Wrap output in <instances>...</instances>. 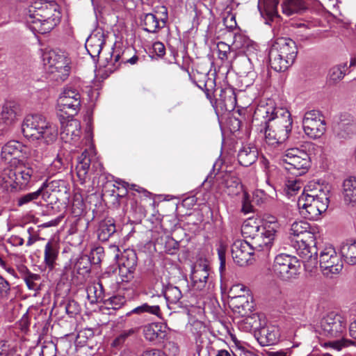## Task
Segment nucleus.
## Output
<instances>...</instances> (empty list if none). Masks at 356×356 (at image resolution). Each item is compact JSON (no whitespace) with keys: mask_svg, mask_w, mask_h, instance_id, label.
I'll return each mask as SVG.
<instances>
[{"mask_svg":"<svg viewBox=\"0 0 356 356\" xmlns=\"http://www.w3.org/2000/svg\"><path fill=\"white\" fill-rule=\"evenodd\" d=\"M26 147L17 140H11L3 146L1 157L11 164L4 168L1 172V179L5 187L10 191H25L30 188L31 184L42 178L32 167L26 165L20 160L23 154H26Z\"/></svg>","mask_w":356,"mask_h":356,"instance_id":"nucleus-1","label":"nucleus"},{"mask_svg":"<svg viewBox=\"0 0 356 356\" xmlns=\"http://www.w3.org/2000/svg\"><path fill=\"white\" fill-rule=\"evenodd\" d=\"M264 118L266 143L272 147L285 142L292 130L293 120L290 112L273 105L259 106L254 112V120Z\"/></svg>","mask_w":356,"mask_h":356,"instance_id":"nucleus-2","label":"nucleus"},{"mask_svg":"<svg viewBox=\"0 0 356 356\" xmlns=\"http://www.w3.org/2000/svg\"><path fill=\"white\" fill-rule=\"evenodd\" d=\"M292 246L303 260L307 270L312 272L317 265L316 236L310 225L303 220L294 222L290 229Z\"/></svg>","mask_w":356,"mask_h":356,"instance_id":"nucleus-3","label":"nucleus"},{"mask_svg":"<svg viewBox=\"0 0 356 356\" xmlns=\"http://www.w3.org/2000/svg\"><path fill=\"white\" fill-rule=\"evenodd\" d=\"M58 5L54 1L38 0L29 8L26 22L34 33L44 34L51 31L59 22Z\"/></svg>","mask_w":356,"mask_h":356,"instance_id":"nucleus-4","label":"nucleus"},{"mask_svg":"<svg viewBox=\"0 0 356 356\" xmlns=\"http://www.w3.org/2000/svg\"><path fill=\"white\" fill-rule=\"evenodd\" d=\"M298 54L296 42L289 38H279L268 51L269 64L276 72L287 70L294 63Z\"/></svg>","mask_w":356,"mask_h":356,"instance_id":"nucleus-5","label":"nucleus"},{"mask_svg":"<svg viewBox=\"0 0 356 356\" xmlns=\"http://www.w3.org/2000/svg\"><path fill=\"white\" fill-rule=\"evenodd\" d=\"M22 131L26 138L32 140H43L47 144L56 140L58 136L56 126L40 114L26 115L22 124Z\"/></svg>","mask_w":356,"mask_h":356,"instance_id":"nucleus-6","label":"nucleus"},{"mask_svg":"<svg viewBox=\"0 0 356 356\" xmlns=\"http://www.w3.org/2000/svg\"><path fill=\"white\" fill-rule=\"evenodd\" d=\"M300 268V261L296 257L282 253L275 257L272 272L277 278L288 282L298 277Z\"/></svg>","mask_w":356,"mask_h":356,"instance_id":"nucleus-7","label":"nucleus"},{"mask_svg":"<svg viewBox=\"0 0 356 356\" xmlns=\"http://www.w3.org/2000/svg\"><path fill=\"white\" fill-rule=\"evenodd\" d=\"M282 161L284 169L296 177L305 175L310 166L309 154L298 148L287 149Z\"/></svg>","mask_w":356,"mask_h":356,"instance_id":"nucleus-8","label":"nucleus"},{"mask_svg":"<svg viewBox=\"0 0 356 356\" xmlns=\"http://www.w3.org/2000/svg\"><path fill=\"white\" fill-rule=\"evenodd\" d=\"M81 95L70 87L64 88L57 100V115L59 118H74L80 111Z\"/></svg>","mask_w":356,"mask_h":356,"instance_id":"nucleus-9","label":"nucleus"},{"mask_svg":"<svg viewBox=\"0 0 356 356\" xmlns=\"http://www.w3.org/2000/svg\"><path fill=\"white\" fill-rule=\"evenodd\" d=\"M280 225L272 216L263 222V228L250 241H248L253 250L268 252L275 241Z\"/></svg>","mask_w":356,"mask_h":356,"instance_id":"nucleus-10","label":"nucleus"},{"mask_svg":"<svg viewBox=\"0 0 356 356\" xmlns=\"http://www.w3.org/2000/svg\"><path fill=\"white\" fill-rule=\"evenodd\" d=\"M323 274L327 277H332L339 274L343 268V262L332 247H327L319 253V261L317 260ZM317 267H316V268ZM315 269V268H314Z\"/></svg>","mask_w":356,"mask_h":356,"instance_id":"nucleus-11","label":"nucleus"},{"mask_svg":"<svg viewBox=\"0 0 356 356\" xmlns=\"http://www.w3.org/2000/svg\"><path fill=\"white\" fill-rule=\"evenodd\" d=\"M322 334L327 337L341 338L346 331V321L341 315L330 312L321 321Z\"/></svg>","mask_w":356,"mask_h":356,"instance_id":"nucleus-12","label":"nucleus"},{"mask_svg":"<svg viewBox=\"0 0 356 356\" xmlns=\"http://www.w3.org/2000/svg\"><path fill=\"white\" fill-rule=\"evenodd\" d=\"M328 204L329 202H325L323 198L321 201L302 195L299 197L298 201L301 213L309 220H316L323 212L327 210Z\"/></svg>","mask_w":356,"mask_h":356,"instance_id":"nucleus-13","label":"nucleus"},{"mask_svg":"<svg viewBox=\"0 0 356 356\" xmlns=\"http://www.w3.org/2000/svg\"><path fill=\"white\" fill-rule=\"evenodd\" d=\"M254 318H258L259 321L261 320L259 316H254L253 317L247 318L245 321L248 323L252 324V327L256 330L255 335L259 343L262 346L275 344L280 337L278 327L272 325L262 327L258 326L256 320L252 323Z\"/></svg>","mask_w":356,"mask_h":356,"instance_id":"nucleus-14","label":"nucleus"},{"mask_svg":"<svg viewBox=\"0 0 356 356\" xmlns=\"http://www.w3.org/2000/svg\"><path fill=\"white\" fill-rule=\"evenodd\" d=\"M302 127L305 134L314 139L320 138L325 131V122L320 112L315 110L305 113Z\"/></svg>","mask_w":356,"mask_h":356,"instance_id":"nucleus-15","label":"nucleus"},{"mask_svg":"<svg viewBox=\"0 0 356 356\" xmlns=\"http://www.w3.org/2000/svg\"><path fill=\"white\" fill-rule=\"evenodd\" d=\"M93 219L99 220L97 230V238L99 241H107L115 232V225L112 218H106V213L104 206L100 204L97 209H93Z\"/></svg>","mask_w":356,"mask_h":356,"instance_id":"nucleus-16","label":"nucleus"},{"mask_svg":"<svg viewBox=\"0 0 356 356\" xmlns=\"http://www.w3.org/2000/svg\"><path fill=\"white\" fill-rule=\"evenodd\" d=\"M168 9L165 6L158 8L154 13H147L141 18L143 30L149 33H156L163 28L168 21Z\"/></svg>","mask_w":356,"mask_h":356,"instance_id":"nucleus-17","label":"nucleus"},{"mask_svg":"<svg viewBox=\"0 0 356 356\" xmlns=\"http://www.w3.org/2000/svg\"><path fill=\"white\" fill-rule=\"evenodd\" d=\"M231 250L234 261L240 266L247 265L253 253L248 241H236L232 244Z\"/></svg>","mask_w":356,"mask_h":356,"instance_id":"nucleus-18","label":"nucleus"},{"mask_svg":"<svg viewBox=\"0 0 356 356\" xmlns=\"http://www.w3.org/2000/svg\"><path fill=\"white\" fill-rule=\"evenodd\" d=\"M209 267L205 262L195 264L191 275L193 289L197 291L204 290L209 282Z\"/></svg>","mask_w":356,"mask_h":356,"instance_id":"nucleus-19","label":"nucleus"},{"mask_svg":"<svg viewBox=\"0 0 356 356\" xmlns=\"http://www.w3.org/2000/svg\"><path fill=\"white\" fill-rule=\"evenodd\" d=\"M60 122V136L65 142L75 140L81 134L80 122L74 118H59Z\"/></svg>","mask_w":356,"mask_h":356,"instance_id":"nucleus-20","label":"nucleus"},{"mask_svg":"<svg viewBox=\"0 0 356 356\" xmlns=\"http://www.w3.org/2000/svg\"><path fill=\"white\" fill-rule=\"evenodd\" d=\"M236 105V97L232 88H221L218 97L216 99V106L222 113L231 112Z\"/></svg>","mask_w":356,"mask_h":356,"instance_id":"nucleus-21","label":"nucleus"},{"mask_svg":"<svg viewBox=\"0 0 356 356\" xmlns=\"http://www.w3.org/2000/svg\"><path fill=\"white\" fill-rule=\"evenodd\" d=\"M90 163L93 162V168H95V172H97V175H99L98 177H93L92 184L95 185L97 184V188L98 190L96 191L94 193L90 195V200L92 197H97V196L101 195L99 193V189L104 186L105 183V176L103 174V166L102 164L98 161V159H92L94 156L97 155V152L94 147L93 144L90 141Z\"/></svg>","mask_w":356,"mask_h":356,"instance_id":"nucleus-22","label":"nucleus"},{"mask_svg":"<svg viewBox=\"0 0 356 356\" xmlns=\"http://www.w3.org/2000/svg\"><path fill=\"white\" fill-rule=\"evenodd\" d=\"M220 186L229 195H236L243 191L240 179L231 174H225L222 176Z\"/></svg>","mask_w":356,"mask_h":356,"instance_id":"nucleus-23","label":"nucleus"},{"mask_svg":"<svg viewBox=\"0 0 356 356\" xmlns=\"http://www.w3.org/2000/svg\"><path fill=\"white\" fill-rule=\"evenodd\" d=\"M143 334L149 341H161L167 337L166 327L161 323H150L144 327Z\"/></svg>","mask_w":356,"mask_h":356,"instance_id":"nucleus-24","label":"nucleus"},{"mask_svg":"<svg viewBox=\"0 0 356 356\" xmlns=\"http://www.w3.org/2000/svg\"><path fill=\"white\" fill-rule=\"evenodd\" d=\"M278 0H259L258 8L262 17L266 19V23L270 24V22L275 17H278L277 5Z\"/></svg>","mask_w":356,"mask_h":356,"instance_id":"nucleus-25","label":"nucleus"},{"mask_svg":"<svg viewBox=\"0 0 356 356\" xmlns=\"http://www.w3.org/2000/svg\"><path fill=\"white\" fill-rule=\"evenodd\" d=\"M341 257L345 263L356 265V240L348 238L343 241L339 248Z\"/></svg>","mask_w":356,"mask_h":356,"instance_id":"nucleus-26","label":"nucleus"},{"mask_svg":"<svg viewBox=\"0 0 356 356\" xmlns=\"http://www.w3.org/2000/svg\"><path fill=\"white\" fill-rule=\"evenodd\" d=\"M307 197L330 202V186L319 184H309L302 194Z\"/></svg>","mask_w":356,"mask_h":356,"instance_id":"nucleus-27","label":"nucleus"},{"mask_svg":"<svg viewBox=\"0 0 356 356\" xmlns=\"http://www.w3.org/2000/svg\"><path fill=\"white\" fill-rule=\"evenodd\" d=\"M230 303L235 312L243 316L248 315L252 310V304L248 300L245 294H238L232 297Z\"/></svg>","mask_w":356,"mask_h":356,"instance_id":"nucleus-28","label":"nucleus"},{"mask_svg":"<svg viewBox=\"0 0 356 356\" xmlns=\"http://www.w3.org/2000/svg\"><path fill=\"white\" fill-rule=\"evenodd\" d=\"M87 149H85L79 157V163L76 165V175L80 184L83 185L87 183L89 179V157Z\"/></svg>","mask_w":356,"mask_h":356,"instance_id":"nucleus-29","label":"nucleus"},{"mask_svg":"<svg viewBox=\"0 0 356 356\" xmlns=\"http://www.w3.org/2000/svg\"><path fill=\"white\" fill-rule=\"evenodd\" d=\"M343 197L346 204H356V177H350L343 183Z\"/></svg>","mask_w":356,"mask_h":356,"instance_id":"nucleus-30","label":"nucleus"},{"mask_svg":"<svg viewBox=\"0 0 356 356\" xmlns=\"http://www.w3.org/2000/svg\"><path fill=\"white\" fill-rule=\"evenodd\" d=\"M20 115V108L15 102H8L3 106L1 120L6 125H10L15 122Z\"/></svg>","mask_w":356,"mask_h":356,"instance_id":"nucleus-31","label":"nucleus"},{"mask_svg":"<svg viewBox=\"0 0 356 356\" xmlns=\"http://www.w3.org/2000/svg\"><path fill=\"white\" fill-rule=\"evenodd\" d=\"M282 8L284 14L291 16L302 14L307 10V6L303 0H285L282 4Z\"/></svg>","mask_w":356,"mask_h":356,"instance_id":"nucleus-32","label":"nucleus"},{"mask_svg":"<svg viewBox=\"0 0 356 356\" xmlns=\"http://www.w3.org/2000/svg\"><path fill=\"white\" fill-rule=\"evenodd\" d=\"M90 57L96 62L95 57L99 56L103 45L105 44L104 34L102 30L97 29L90 33Z\"/></svg>","mask_w":356,"mask_h":356,"instance_id":"nucleus-33","label":"nucleus"},{"mask_svg":"<svg viewBox=\"0 0 356 356\" xmlns=\"http://www.w3.org/2000/svg\"><path fill=\"white\" fill-rule=\"evenodd\" d=\"M257 158V150L254 147L244 146L238 153V161L243 166H250Z\"/></svg>","mask_w":356,"mask_h":356,"instance_id":"nucleus-34","label":"nucleus"},{"mask_svg":"<svg viewBox=\"0 0 356 356\" xmlns=\"http://www.w3.org/2000/svg\"><path fill=\"white\" fill-rule=\"evenodd\" d=\"M58 254V244L53 241H48L44 247V260L45 264L49 269L54 268Z\"/></svg>","mask_w":356,"mask_h":356,"instance_id":"nucleus-35","label":"nucleus"},{"mask_svg":"<svg viewBox=\"0 0 356 356\" xmlns=\"http://www.w3.org/2000/svg\"><path fill=\"white\" fill-rule=\"evenodd\" d=\"M263 228V224L260 225L255 219H248L245 220L241 227V233L245 238V241L252 240L256 234Z\"/></svg>","mask_w":356,"mask_h":356,"instance_id":"nucleus-36","label":"nucleus"},{"mask_svg":"<svg viewBox=\"0 0 356 356\" xmlns=\"http://www.w3.org/2000/svg\"><path fill=\"white\" fill-rule=\"evenodd\" d=\"M48 77L51 80L56 82L64 81L69 76L70 67V65L54 66L46 69Z\"/></svg>","mask_w":356,"mask_h":356,"instance_id":"nucleus-37","label":"nucleus"},{"mask_svg":"<svg viewBox=\"0 0 356 356\" xmlns=\"http://www.w3.org/2000/svg\"><path fill=\"white\" fill-rule=\"evenodd\" d=\"M118 266L136 270L137 265V255L132 250H124L120 255H115Z\"/></svg>","mask_w":356,"mask_h":356,"instance_id":"nucleus-38","label":"nucleus"},{"mask_svg":"<svg viewBox=\"0 0 356 356\" xmlns=\"http://www.w3.org/2000/svg\"><path fill=\"white\" fill-rule=\"evenodd\" d=\"M145 313L161 318L160 307L159 305H150L148 303H143L141 305L136 307L131 311L127 312L126 316H129L134 314L142 315Z\"/></svg>","mask_w":356,"mask_h":356,"instance_id":"nucleus-39","label":"nucleus"},{"mask_svg":"<svg viewBox=\"0 0 356 356\" xmlns=\"http://www.w3.org/2000/svg\"><path fill=\"white\" fill-rule=\"evenodd\" d=\"M234 67L237 73L241 76H247L253 70L250 59L245 56H242L236 58L234 61Z\"/></svg>","mask_w":356,"mask_h":356,"instance_id":"nucleus-40","label":"nucleus"},{"mask_svg":"<svg viewBox=\"0 0 356 356\" xmlns=\"http://www.w3.org/2000/svg\"><path fill=\"white\" fill-rule=\"evenodd\" d=\"M347 69L346 63L332 67L328 73L327 81L329 84H336L342 80L346 73Z\"/></svg>","mask_w":356,"mask_h":356,"instance_id":"nucleus-41","label":"nucleus"},{"mask_svg":"<svg viewBox=\"0 0 356 356\" xmlns=\"http://www.w3.org/2000/svg\"><path fill=\"white\" fill-rule=\"evenodd\" d=\"M168 305L177 304L182 297L180 289L175 286L169 284L163 290Z\"/></svg>","mask_w":356,"mask_h":356,"instance_id":"nucleus-42","label":"nucleus"},{"mask_svg":"<svg viewBox=\"0 0 356 356\" xmlns=\"http://www.w3.org/2000/svg\"><path fill=\"white\" fill-rule=\"evenodd\" d=\"M64 54V52L56 51L55 50H48L44 51L42 54V60L44 65L45 66V69L55 66L57 62L60 60L58 58H60L61 55Z\"/></svg>","mask_w":356,"mask_h":356,"instance_id":"nucleus-43","label":"nucleus"},{"mask_svg":"<svg viewBox=\"0 0 356 356\" xmlns=\"http://www.w3.org/2000/svg\"><path fill=\"white\" fill-rule=\"evenodd\" d=\"M74 270L81 275L83 279L89 277V256L82 255L76 261L74 265Z\"/></svg>","mask_w":356,"mask_h":356,"instance_id":"nucleus-44","label":"nucleus"},{"mask_svg":"<svg viewBox=\"0 0 356 356\" xmlns=\"http://www.w3.org/2000/svg\"><path fill=\"white\" fill-rule=\"evenodd\" d=\"M42 188H40L35 192L29 193L18 197L16 200V204L17 207H23L31 202H34L41 195Z\"/></svg>","mask_w":356,"mask_h":356,"instance_id":"nucleus-45","label":"nucleus"},{"mask_svg":"<svg viewBox=\"0 0 356 356\" xmlns=\"http://www.w3.org/2000/svg\"><path fill=\"white\" fill-rule=\"evenodd\" d=\"M303 184L298 177H287L285 182V191L289 195H293L301 189Z\"/></svg>","mask_w":356,"mask_h":356,"instance_id":"nucleus-46","label":"nucleus"},{"mask_svg":"<svg viewBox=\"0 0 356 356\" xmlns=\"http://www.w3.org/2000/svg\"><path fill=\"white\" fill-rule=\"evenodd\" d=\"M40 188H42V191L47 188L49 191L58 193L63 191L66 192L67 191L66 182L61 179L52 180L51 181H48V180H47L42 184Z\"/></svg>","mask_w":356,"mask_h":356,"instance_id":"nucleus-47","label":"nucleus"},{"mask_svg":"<svg viewBox=\"0 0 356 356\" xmlns=\"http://www.w3.org/2000/svg\"><path fill=\"white\" fill-rule=\"evenodd\" d=\"M136 328L122 331L112 342V346L116 348L122 347L127 339L136 332Z\"/></svg>","mask_w":356,"mask_h":356,"instance_id":"nucleus-48","label":"nucleus"},{"mask_svg":"<svg viewBox=\"0 0 356 356\" xmlns=\"http://www.w3.org/2000/svg\"><path fill=\"white\" fill-rule=\"evenodd\" d=\"M68 165V161L65 156L58 154L50 165V170L54 172H60Z\"/></svg>","mask_w":356,"mask_h":356,"instance_id":"nucleus-49","label":"nucleus"},{"mask_svg":"<svg viewBox=\"0 0 356 356\" xmlns=\"http://www.w3.org/2000/svg\"><path fill=\"white\" fill-rule=\"evenodd\" d=\"M104 256V248L102 247H96L90 250V264H99Z\"/></svg>","mask_w":356,"mask_h":356,"instance_id":"nucleus-50","label":"nucleus"},{"mask_svg":"<svg viewBox=\"0 0 356 356\" xmlns=\"http://www.w3.org/2000/svg\"><path fill=\"white\" fill-rule=\"evenodd\" d=\"M218 57L221 60H225L228 58V54H230V47L225 42H220L217 44Z\"/></svg>","mask_w":356,"mask_h":356,"instance_id":"nucleus-51","label":"nucleus"},{"mask_svg":"<svg viewBox=\"0 0 356 356\" xmlns=\"http://www.w3.org/2000/svg\"><path fill=\"white\" fill-rule=\"evenodd\" d=\"M40 279V275L32 273L27 275L24 280L29 289L36 291L38 289V284L35 283V281H38Z\"/></svg>","mask_w":356,"mask_h":356,"instance_id":"nucleus-52","label":"nucleus"},{"mask_svg":"<svg viewBox=\"0 0 356 356\" xmlns=\"http://www.w3.org/2000/svg\"><path fill=\"white\" fill-rule=\"evenodd\" d=\"M119 275L122 278V282H129L134 277V269L128 268L124 266H118Z\"/></svg>","mask_w":356,"mask_h":356,"instance_id":"nucleus-53","label":"nucleus"},{"mask_svg":"<svg viewBox=\"0 0 356 356\" xmlns=\"http://www.w3.org/2000/svg\"><path fill=\"white\" fill-rule=\"evenodd\" d=\"M253 207L251 204L250 196L247 192L243 191L241 211L244 213H249L252 211Z\"/></svg>","mask_w":356,"mask_h":356,"instance_id":"nucleus-54","label":"nucleus"},{"mask_svg":"<svg viewBox=\"0 0 356 356\" xmlns=\"http://www.w3.org/2000/svg\"><path fill=\"white\" fill-rule=\"evenodd\" d=\"M14 348L6 341H0V356H13Z\"/></svg>","mask_w":356,"mask_h":356,"instance_id":"nucleus-55","label":"nucleus"},{"mask_svg":"<svg viewBox=\"0 0 356 356\" xmlns=\"http://www.w3.org/2000/svg\"><path fill=\"white\" fill-rule=\"evenodd\" d=\"M227 251V247L222 243H220L218 248V255L220 260V269L221 270L225 268V254Z\"/></svg>","mask_w":356,"mask_h":356,"instance_id":"nucleus-56","label":"nucleus"},{"mask_svg":"<svg viewBox=\"0 0 356 356\" xmlns=\"http://www.w3.org/2000/svg\"><path fill=\"white\" fill-rule=\"evenodd\" d=\"M10 291V286L2 276L0 275V298H8Z\"/></svg>","mask_w":356,"mask_h":356,"instance_id":"nucleus-57","label":"nucleus"},{"mask_svg":"<svg viewBox=\"0 0 356 356\" xmlns=\"http://www.w3.org/2000/svg\"><path fill=\"white\" fill-rule=\"evenodd\" d=\"M125 302V298L122 296H113L111 298V303L114 309L120 308Z\"/></svg>","mask_w":356,"mask_h":356,"instance_id":"nucleus-58","label":"nucleus"},{"mask_svg":"<svg viewBox=\"0 0 356 356\" xmlns=\"http://www.w3.org/2000/svg\"><path fill=\"white\" fill-rule=\"evenodd\" d=\"M153 49L158 56H163L165 53V46L160 42H154L153 44Z\"/></svg>","mask_w":356,"mask_h":356,"instance_id":"nucleus-59","label":"nucleus"},{"mask_svg":"<svg viewBox=\"0 0 356 356\" xmlns=\"http://www.w3.org/2000/svg\"><path fill=\"white\" fill-rule=\"evenodd\" d=\"M245 286L243 284H238L233 285L229 291V293L231 294H233L234 296L238 295V294H245Z\"/></svg>","mask_w":356,"mask_h":356,"instance_id":"nucleus-60","label":"nucleus"},{"mask_svg":"<svg viewBox=\"0 0 356 356\" xmlns=\"http://www.w3.org/2000/svg\"><path fill=\"white\" fill-rule=\"evenodd\" d=\"M141 356H166V355L161 350L150 349L144 351Z\"/></svg>","mask_w":356,"mask_h":356,"instance_id":"nucleus-61","label":"nucleus"},{"mask_svg":"<svg viewBox=\"0 0 356 356\" xmlns=\"http://www.w3.org/2000/svg\"><path fill=\"white\" fill-rule=\"evenodd\" d=\"M0 266L14 277H18L14 268L8 266L1 257H0Z\"/></svg>","mask_w":356,"mask_h":356,"instance_id":"nucleus-62","label":"nucleus"},{"mask_svg":"<svg viewBox=\"0 0 356 356\" xmlns=\"http://www.w3.org/2000/svg\"><path fill=\"white\" fill-rule=\"evenodd\" d=\"M339 129L341 130L345 129V128H347V134H349L350 133H353L354 131L355 126L353 123L350 122H348L347 123L343 122L341 121L338 124Z\"/></svg>","mask_w":356,"mask_h":356,"instance_id":"nucleus-63","label":"nucleus"},{"mask_svg":"<svg viewBox=\"0 0 356 356\" xmlns=\"http://www.w3.org/2000/svg\"><path fill=\"white\" fill-rule=\"evenodd\" d=\"M8 242L15 246H21L24 244V239L18 236H12L9 239Z\"/></svg>","mask_w":356,"mask_h":356,"instance_id":"nucleus-64","label":"nucleus"}]
</instances>
